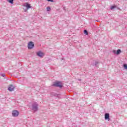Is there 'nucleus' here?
<instances>
[{
    "instance_id": "nucleus-6",
    "label": "nucleus",
    "mask_w": 127,
    "mask_h": 127,
    "mask_svg": "<svg viewBox=\"0 0 127 127\" xmlns=\"http://www.w3.org/2000/svg\"><path fill=\"white\" fill-rule=\"evenodd\" d=\"M15 87L12 85V84L9 85L8 88V91H9V92H12L14 90V88Z\"/></svg>"
},
{
    "instance_id": "nucleus-21",
    "label": "nucleus",
    "mask_w": 127,
    "mask_h": 127,
    "mask_svg": "<svg viewBox=\"0 0 127 127\" xmlns=\"http://www.w3.org/2000/svg\"><path fill=\"white\" fill-rule=\"evenodd\" d=\"M79 80V81H81V79H78Z\"/></svg>"
},
{
    "instance_id": "nucleus-2",
    "label": "nucleus",
    "mask_w": 127,
    "mask_h": 127,
    "mask_svg": "<svg viewBox=\"0 0 127 127\" xmlns=\"http://www.w3.org/2000/svg\"><path fill=\"white\" fill-rule=\"evenodd\" d=\"M19 115V112L17 110H13L12 111V116L14 118L18 117Z\"/></svg>"
},
{
    "instance_id": "nucleus-17",
    "label": "nucleus",
    "mask_w": 127,
    "mask_h": 127,
    "mask_svg": "<svg viewBox=\"0 0 127 127\" xmlns=\"http://www.w3.org/2000/svg\"><path fill=\"white\" fill-rule=\"evenodd\" d=\"M58 96H59V94L55 93V97H58Z\"/></svg>"
},
{
    "instance_id": "nucleus-1",
    "label": "nucleus",
    "mask_w": 127,
    "mask_h": 127,
    "mask_svg": "<svg viewBox=\"0 0 127 127\" xmlns=\"http://www.w3.org/2000/svg\"><path fill=\"white\" fill-rule=\"evenodd\" d=\"M32 108L34 113H35V112H37V111H38V104H37L36 102L34 103L32 105Z\"/></svg>"
},
{
    "instance_id": "nucleus-3",
    "label": "nucleus",
    "mask_w": 127,
    "mask_h": 127,
    "mask_svg": "<svg viewBox=\"0 0 127 127\" xmlns=\"http://www.w3.org/2000/svg\"><path fill=\"white\" fill-rule=\"evenodd\" d=\"M23 5L24 6H25V7H26V9H24L25 12H26V11H27V10H28L29 8H31V6L30 5V4L27 2L25 3Z\"/></svg>"
},
{
    "instance_id": "nucleus-9",
    "label": "nucleus",
    "mask_w": 127,
    "mask_h": 127,
    "mask_svg": "<svg viewBox=\"0 0 127 127\" xmlns=\"http://www.w3.org/2000/svg\"><path fill=\"white\" fill-rule=\"evenodd\" d=\"M7 1H8V2L11 4L13 3V0H7Z\"/></svg>"
},
{
    "instance_id": "nucleus-13",
    "label": "nucleus",
    "mask_w": 127,
    "mask_h": 127,
    "mask_svg": "<svg viewBox=\"0 0 127 127\" xmlns=\"http://www.w3.org/2000/svg\"><path fill=\"white\" fill-rule=\"evenodd\" d=\"M84 34H85L86 35H88V31H87V30H84Z\"/></svg>"
},
{
    "instance_id": "nucleus-11",
    "label": "nucleus",
    "mask_w": 127,
    "mask_h": 127,
    "mask_svg": "<svg viewBox=\"0 0 127 127\" xmlns=\"http://www.w3.org/2000/svg\"><path fill=\"white\" fill-rule=\"evenodd\" d=\"M47 11H50V10H51V8H50V6L47 7Z\"/></svg>"
},
{
    "instance_id": "nucleus-4",
    "label": "nucleus",
    "mask_w": 127,
    "mask_h": 127,
    "mask_svg": "<svg viewBox=\"0 0 127 127\" xmlns=\"http://www.w3.org/2000/svg\"><path fill=\"white\" fill-rule=\"evenodd\" d=\"M53 86H54V87H59V88H62V87H63V85L61 84V83L60 82H55L53 84Z\"/></svg>"
},
{
    "instance_id": "nucleus-7",
    "label": "nucleus",
    "mask_w": 127,
    "mask_h": 127,
    "mask_svg": "<svg viewBox=\"0 0 127 127\" xmlns=\"http://www.w3.org/2000/svg\"><path fill=\"white\" fill-rule=\"evenodd\" d=\"M105 119L106 121H110V114L106 113L105 114Z\"/></svg>"
},
{
    "instance_id": "nucleus-15",
    "label": "nucleus",
    "mask_w": 127,
    "mask_h": 127,
    "mask_svg": "<svg viewBox=\"0 0 127 127\" xmlns=\"http://www.w3.org/2000/svg\"><path fill=\"white\" fill-rule=\"evenodd\" d=\"M124 67L125 69L127 70V64H124Z\"/></svg>"
},
{
    "instance_id": "nucleus-19",
    "label": "nucleus",
    "mask_w": 127,
    "mask_h": 127,
    "mask_svg": "<svg viewBox=\"0 0 127 127\" xmlns=\"http://www.w3.org/2000/svg\"><path fill=\"white\" fill-rule=\"evenodd\" d=\"M48 1H51V2H54V0H47Z\"/></svg>"
},
{
    "instance_id": "nucleus-12",
    "label": "nucleus",
    "mask_w": 127,
    "mask_h": 127,
    "mask_svg": "<svg viewBox=\"0 0 127 127\" xmlns=\"http://www.w3.org/2000/svg\"><path fill=\"white\" fill-rule=\"evenodd\" d=\"M116 7H117V6H116V5H113V6H111V9H114V8H116Z\"/></svg>"
},
{
    "instance_id": "nucleus-16",
    "label": "nucleus",
    "mask_w": 127,
    "mask_h": 127,
    "mask_svg": "<svg viewBox=\"0 0 127 127\" xmlns=\"http://www.w3.org/2000/svg\"><path fill=\"white\" fill-rule=\"evenodd\" d=\"M113 53H114V54H117V51L116 50H114L113 51Z\"/></svg>"
},
{
    "instance_id": "nucleus-14",
    "label": "nucleus",
    "mask_w": 127,
    "mask_h": 127,
    "mask_svg": "<svg viewBox=\"0 0 127 127\" xmlns=\"http://www.w3.org/2000/svg\"><path fill=\"white\" fill-rule=\"evenodd\" d=\"M55 95V93L52 92L51 93V97H54Z\"/></svg>"
},
{
    "instance_id": "nucleus-5",
    "label": "nucleus",
    "mask_w": 127,
    "mask_h": 127,
    "mask_svg": "<svg viewBox=\"0 0 127 127\" xmlns=\"http://www.w3.org/2000/svg\"><path fill=\"white\" fill-rule=\"evenodd\" d=\"M34 47V44L33 42H29L28 44V49H32Z\"/></svg>"
},
{
    "instance_id": "nucleus-18",
    "label": "nucleus",
    "mask_w": 127,
    "mask_h": 127,
    "mask_svg": "<svg viewBox=\"0 0 127 127\" xmlns=\"http://www.w3.org/2000/svg\"><path fill=\"white\" fill-rule=\"evenodd\" d=\"M1 76H2V77H5V74H4V73H2L1 74Z\"/></svg>"
},
{
    "instance_id": "nucleus-20",
    "label": "nucleus",
    "mask_w": 127,
    "mask_h": 127,
    "mask_svg": "<svg viewBox=\"0 0 127 127\" xmlns=\"http://www.w3.org/2000/svg\"><path fill=\"white\" fill-rule=\"evenodd\" d=\"M98 63H99L98 62H95V66H97V65L98 64Z\"/></svg>"
},
{
    "instance_id": "nucleus-10",
    "label": "nucleus",
    "mask_w": 127,
    "mask_h": 127,
    "mask_svg": "<svg viewBox=\"0 0 127 127\" xmlns=\"http://www.w3.org/2000/svg\"><path fill=\"white\" fill-rule=\"evenodd\" d=\"M121 52H122V51H121V50H118L117 52V55H119V54H120Z\"/></svg>"
},
{
    "instance_id": "nucleus-8",
    "label": "nucleus",
    "mask_w": 127,
    "mask_h": 127,
    "mask_svg": "<svg viewBox=\"0 0 127 127\" xmlns=\"http://www.w3.org/2000/svg\"><path fill=\"white\" fill-rule=\"evenodd\" d=\"M37 56H39V57H42L43 56V53L41 52H38L37 53Z\"/></svg>"
}]
</instances>
